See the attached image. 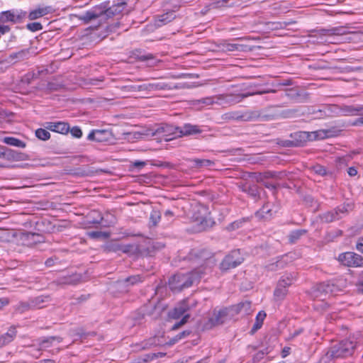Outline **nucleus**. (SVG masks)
I'll return each mask as SVG.
<instances>
[{"label": "nucleus", "instance_id": "obj_1", "mask_svg": "<svg viewBox=\"0 0 363 363\" xmlns=\"http://www.w3.org/2000/svg\"><path fill=\"white\" fill-rule=\"evenodd\" d=\"M189 259L194 269L186 274L174 275L169 280L172 290L181 291L191 286L193 284L198 282L202 275L210 271L216 264L213 254L204 249L193 250L189 255Z\"/></svg>", "mask_w": 363, "mask_h": 363}, {"label": "nucleus", "instance_id": "obj_2", "mask_svg": "<svg viewBox=\"0 0 363 363\" xmlns=\"http://www.w3.org/2000/svg\"><path fill=\"white\" fill-rule=\"evenodd\" d=\"M178 126H174L168 124H162L156 125L152 128H148L143 132L138 133L141 138L144 137H158L166 141H169L174 138H179L177 134Z\"/></svg>", "mask_w": 363, "mask_h": 363}, {"label": "nucleus", "instance_id": "obj_3", "mask_svg": "<svg viewBox=\"0 0 363 363\" xmlns=\"http://www.w3.org/2000/svg\"><path fill=\"white\" fill-rule=\"evenodd\" d=\"M357 345V341L349 338L333 345L327 352V355L332 358H345L351 356Z\"/></svg>", "mask_w": 363, "mask_h": 363}, {"label": "nucleus", "instance_id": "obj_4", "mask_svg": "<svg viewBox=\"0 0 363 363\" xmlns=\"http://www.w3.org/2000/svg\"><path fill=\"white\" fill-rule=\"evenodd\" d=\"M190 307L188 304L187 300H184L181 301L169 313V316L173 319H179L182 316H183L182 319L176 323L173 327V330H177L184 324H185L189 318H190V315L186 313L188 311H189Z\"/></svg>", "mask_w": 363, "mask_h": 363}, {"label": "nucleus", "instance_id": "obj_5", "mask_svg": "<svg viewBox=\"0 0 363 363\" xmlns=\"http://www.w3.org/2000/svg\"><path fill=\"white\" fill-rule=\"evenodd\" d=\"M340 291L336 284L333 282H324L318 284L313 289V296L325 300L327 296H334Z\"/></svg>", "mask_w": 363, "mask_h": 363}, {"label": "nucleus", "instance_id": "obj_6", "mask_svg": "<svg viewBox=\"0 0 363 363\" xmlns=\"http://www.w3.org/2000/svg\"><path fill=\"white\" fill-rule=\"evenodd\" d=\"M244 261V257L241 255L240 250H232L227 255L220 264V268L223 271H227L240 265Z\"/></svg>", "mask_w": 363, "mask_h": 363}, {"label": "nucleus", "instance_id": "obj_7", "mask_svg": "<svg viewBox=\"0 0 363 363\" xmlns=\"http://www.w3.org/2000/svg\"><path fill=\"white\" fill-rule=\"evenodd\" d=\"M233 119L242 121H267L268 116L262 115L259 110H247L242 113H235Z\"/></svg>", "mask_w": 363, "mask_h": 363}, {"label": "nucleus", "instance_id": "obj_8", "mask_svg": "<svg viewBox=\"0 0 363 363\" xmlns=\"http://www.w3.org/2000/svg\"><path fill=\"white\" fill-rule=\"evenodd\" d=\"M276 90L274 89H267L264 91H258L255 92H247L245 94H225V95H220L217 98L219 100H224L228 103L230 104H237L240 102L243 99L253 96L255 94H264L267 93H275Z\"/></svg>", "mask_w": 363, "mask_h": 363}, {"label": "nucleus", "instance_id": "obj_9", "mask_svg": "<svg viewBox=\"0 0 363 363\" xmlns=\"http://www.w3.org/2000/svg\"><path fill=\"white\" fill-rule=\"evenodd\" d=\"M349 204H343L340 206L337 207L331 211H328L323 213L320 218L322 222L330 223L336 220H339L342 218L340 214H345L348 211Z\"/></svg>", "mask_w": 363, "mask_h": 363}, {"label": "nucleus", "instance_id": "obj_10", "mask_svg": "<svg viewBox=\"0 0 363 363\" xmlns=\"http://www.w3.org/2000/svg\"><path fill=\"white\" fill-rule=\"evenodd\" d=\"M26 12L17 10L2 11L0 13V23H6L10 22L12 23H16L20 22L26 16Z\"/></svg>", "mask_w": 363, "mask_h": 363}, {"label": "nucleus", "instance_id": "obj_11", "mask_svg": "<svg viewBox=\"0 0 363 363\" xmlns=\"http://www.w3.org/2000/svg\"><path fill=\"white\" fill-rule=\"evenodd\" d=\"M113 138V134L108 130H93L88 136L89 140H93L98 143H106L110 141Z\"/></svg>", "mask_w": 363, "mask_h": 363}, {"label": "nucleus", "instance_id": "obj_12", "mask_svg": "<svg viewBox=\"0 0 363 363\" xmlns=\"http://www.w3.org/2000/svg\"><path fill=\"white\" fill-rule=\"evenodd\" d=\"M192 218L194 223V227L197 231L206 230L212 227L214 223V222L206 215H197L195 213Z\"/></svg>", "mask_w": 363, "mask_h": 363}, {"label": "nucleus", "instance_id": "obj_13", "mask_svg": "<svg viewBox=\"0 0 363 363\" xmlns=\"http://www.w3.org/2000/svg\"><path fill=\"white\" fill-rule=\"evenodd\" d=\"M228 310L226 308L219 311H214L212 315L209 318L206 324L209 328L223 324L228 316Z\"/></svg>", "mask_w": 363, "mask_h": 363}, {"label": "nucleus", "instance_id": "obj_14", "mask_svg": "<svg viewBox=\"0 0 363 363\" xmlns=\"http://www.w3.org/2000/svg\"><path fill=\"white\" fill-rule=\"evenodd\" d=\"M33 52L30 49H23L18 52L11 53L6 58L8 63L16 64L29 59L32 56Z\"/></svg>", "mask_w": 363, "mask_h": 363}, {"label": "nucleus", "instance_id": "obj_15", "mask_svg": "<svg viewBox=\"0 0 363 363\" xmlns=\"http://www.w3.org/2000/svg\"><path fill=\"white\" fill-rule=\"evenodd\" d=\"M177 135L179 138L195 135L202 133L201 127L197 125L185 123L183 126L178 127Z\"/></svg>", "mask_w": 363, "mask_h": 363}, {"label": "nucleus", "instance_id": "obj_16", "mask_svg": "<svg viewBox=\"0 0 363 363\" xmlns=\"http://www.w3.org/2000/svg\"><path fill=\"white\" fill-rule=\"evenodd\" d=\"M45 128L61 134H67L69 131V125L67 123L58 122H46L44 124Z\"/></svg>", "mask_w": 363, "mask_h": 363}, {"label": "nucleus", "instance_id": "obj_17", "mask_svg": "<svg viewBox=\"0 0 363 363\" xmlns=\"http://www.w3.org/2000/svg\"><path fill=\"white\" fill-rule=\"evenodd\" d=\"M16 335V327L14 325L11 326L6 333L0 335V348H2L13 342Z\"/></svg>", "mask_w": 363, "mask_h": 363}, {"label": "nucleus", "instance_id": "obj_18", "mask_svg": "<svg viewBox=\"0 0 363 363\" xmlns=\"http://www.w3.org/2000/svg\"><path fill=\"white\" fill-rule=\"evenodd\" d=\"M103 14V10L99 8H94L93 9L87 11L84 13L79 15L78 18L85 23H88L92 20L99 18Z\"/></svg>", "mask_w": 363, "mask_h": 363}, {"label": "nucleus", "instance_id": "obj_19", "mask_svg": "<svg viewBox=\"0 0 363 363\" xmlns=\"http://www.w3.org/2000/svg\"><path fill=\"white\" fill-rule=\"evenodd\" d=\"M145 277L142 274H136L127 277L126 279L119 281L118 284L121 286L128 288L142 283L145 281Z\"/></svg>", "mask_w": 363, "mask_h": 363}, {"label": "nucleus", "instance_id": "obj_20", "mask_svg": "<svg viewBox=\"0 0 363 363\" xmlns=\"http://www.w3.org/2000/svg\"><path fill=\"white\" fill-rule=\"evenodd\" d=\"M176 86L165 82H154L144 84V91L171 90Z\"/></svg>", "mask_w": 363, "mask_h": 363}, {"label": "nucleus", "instance_id": "obj_21", "mask_svg": "<svg viewBox=\"0 0 363 363\" xmlns=\"http://www.w3.org/2000/svg\"><path fill=\"white\" fill-rule=\"evenodd\" d=\"M52 11L51 6H39L29 13L28 18L30 20H35L51 13Z\"/></svg>", "mask_w": 363, "mask_h": 363}, {"label": "nucleus", "instance_id": "obj_22", "mask_svg": "<svg viewBox=\"0 0 363 363\" xmlns=\"http://www.w3.org/2000/svg\"><path fill=\"white\" fill-rule=\"evenodd\" d=\"M363 113V106H342L340 108L342 116H357Z\"/></svg>", "mask_w": 363, "mask_h": 363}, {"label": "nucleus", "instance_id": "obj_23", "mask_svg": "<svg viewBox=\"0 0 363 363\" xmlns=\"http://www.w3.org/2000/svg\"><path fill=\"white\" fill-rule=\"evenodd\" d=\"M175 17L176 16L174 11H169L162 15H159L155 19V26L157 27H161L172 21Z\"/></svg>", "mask_w": 363, "mask_h": 363}, {"label": "nucleus", "instance_id": "obj_24", "mask_svg": "<svg viewBox=\"0 0 363 363\" xmlns=\"http://www.w3.org/2000/svg\"><path fill=\"white\" fill-rule=\"evenodd\" d=\"M82 276L80 274H73L60 278L57 283L58 285H76L80 282Z\"/></svg>", "mask_w": 363, "mask_h": 363}, {"label": "nucleus", "instance_id": "obj_25", "mask_svg": "<svg viewBox=\"0 0 363 363\" xmlns=\"http://www.w3.org/2000/svg\"><path fill=\"white\" fill-rule=\"evenodd\" d=\"M1 159H5L7 160H20L21 159V154L13 150L9 149L6 147H3L2 156Z\"/></svg>", "mask_w": 363, "mask_h": 363}, {"label": "nucleus", "instance_id": "obj_26", "mask_svg": "<svg viewBox=\"0 0 363 363\" xmlns=\"http://www.w3.org/2000/svg\"><path fill=\"white\" fill-rule=\"evenodd\" d=\"M50 297L48 296H40L33 298H30L31 306L33 308H41L45 306V303L50 301Z\"/></svg>", "mask_w": 363, "mask_h": 363}, {"label": "nucleus", "instance_id": "obj_27", "mask_svg": "<svg viewBox=\"0 0 363 363\" xmlns=\"http://www.w3.org/2000/svg\"><path fill=\"white\" fill-rule=\"evenodd\" d=\"M354 259V252H347L345 253H341L339 255L338 260L342 264L347 267H353V264H352V260Z\"/></svg>", "mask_w": 363, "mask_h": 363}, {"label": "nucleus", "instance_id": "obj_28", "mask_svg": "<svg viewBox=\"0 0 363 363\" xmlns=\"http://www.w3.org/2000/svg\"><path fill=\"white\" fill-rule=\"evenodd\" d=\"M3 143L13 147L25 148L26 147V143L23 140H21L14 137H5L2 140Z\"/></svg>", "mask_w": 363, "mask_h": 363}, {"label": "nucleus", "instance_id": "obj_29", "mask_svg": "<svg viewBox=\"0 0 363 363\" xmlns=\"http://www.w3.org/2000/svg\"><path fill=\"white\" fill-rule=\"evenodd\" d=\"M257 215L264 218H269L273 215L272 204L269 202L265 203L262 208L257 212Z\"/></svg>", "mask_w": 363, "mask_h": 363}, {"label": "nucleus", "instance_id": "obj_30", "mask_svg": "<svg viewBox=\"0 0 363 363\" xmlns=\"http://www.w3.org/2000/svg\"><path fill=\"white\" fill-rule=\"evenodd\" d=\"M266 317V313L264 311H259L257 316L255 324L253 325L250 333L253 335L262 326L264 320Z\"/></svg>", "mask_w": 363, "mask_h": 363}, {"label": "nucleus", "instance_id": "obj_31", "mask_svg": "<svg viewBox=\"0 0 363 363\" xmlns=\"http://www.w3.org/2000/svg\"><path fill=\"white\" fill-rule=\"evenodd\" d=\"M282 284H277V286L274 290V296L276 300H283L288 294L287 288L283 286Z\"/></svg>", "mask_w": 363, "mask_h": 363}, {"label": "nucleus", "instance_id": "obj_32", "mask_svg": "<svg viewBox=\"0 0 363 363\" xmlns=\"http://www.w3.org/2000/svg\"><path fill=\"white\" fill-rule=\"evenodd\" d=\"M307 233V230L304 229H299L291 231L288 238L290 243L296 242L303 235Z\"/></svg>", "mask_w": 363, "mask_h": 363}, {"label": "nucleus", "instance_id": "obj_33", "mask_svg": "<svg viewBox=\"0 0 363 363\" xmlns=\"http://www.w3.org/2000/svg\"><path fill=\"white\" fill-rule=\"evenodd\" d=\"M329 130H318L311 133V140H323L330 136Z\"/></svg>", "mask_w": 363, "mask_h": 363}, {"label": "nucleus", "instance_id": "obj_34", "mask_svg": "<svg viewBox=\"0 0 363 363\" xmlns=\"http://www.w3.org/2000/svg\"><path fill=\"white\" fill-rule=\"evenodd\" d=\"M54 341H57L60 342L62 341V338L60 337L57 336H51L48 337H45L40 340V347L41 349H46L52 346Z\"/></svg>", "mask_w": 363, "mask_h": 363}, {"label": "nucleus", "instance_id": "obj_35", "mask_svg": "<svg viewBox=\"0 0 363 363\" xmlns=\"http://www.w3.org/2000/svg\"><path fill=\"white\" fill-rule=\"evenodd\" d=\"M237 313H242L244 314H249L251 312V302L244 301L238 303L235 308Z\"/></svg>", "mask_w": 363, "mask_h": 363}, {"label": "nucleus", "instance_id": "obj_36", "mask_svg": "<svg viewBox=\"0 0 363 363\" xmlns=\"http://www.w3.org/2000/svg\"><path fill=\"white\" fill-rule=\"evenodd\" d=\"M296 280V275L294 274H286L281 277L278 284H282L283 286L288 288Z\"/></svg>", "mask_w": 363, "mask_h": 363}, {"label": "nucleus", "instance_id": "obj_37", "mask_svg": "<svg viewBox=\"0 0 363 363\" xmlns=\"http://www.w3.org/2000/svg\"><path fill=\"white\" fill-rule=\"evenodd\" d=\"M223 49L225 51L233 52V51H242L243 45L236 43H224L223 45Z\"/></svg>", "mask_w": 363, "mask_h": 363}, {"label": "nucleus", "instance_id": "obj_38", "mask_svg": "<svg viewBox=\"0 0 363 363\" xmlns=\"http://www.w3.org/2000/svg\"><path fill=\"white\" fill-rule=\"evenodd\" d=\"M35 136L42 140H47L50 138V133L43 128H38L35 130Z\"/></svg>", "mask_w": 363, "mask_h": 363}, {"label": "nucleus", "instance_id": "obj_39", "mask_svg": "<svg viewBox=\"0 0 363 363\" xmlns=\"http://www.w3.org/2000/svg\"><path fill=\"white\" fill-rule=\"evenodd\" d=\"M161 218V213L158 211L153 210L150 216V223L155 226L160 222Z\"/></svg>", "mask_w": 363, "mask_h": 363}, {"label": "nucleus", "instance_id": "obj_40", "mask_svg": "<svg viewBox=\"0 0 363 363\" xmlns=\"http://www.w3.org/2000/svg\"><path fill=\"white\" fill-rule=\"evenodd\" d=\"M137 247L134 245H118L116 250H121L124 253H133L136 251Z\"/></svg>", "mask_w": 363, "mask_h": 363}, {"label": "nucleus", "instance_id": "obj_41", "mask_svg": "<svg viewBox=\"0 0 363 363\" xmlns=\"http://www.w3.org/2000/svg\"><path fill=\"white\" fill-rule=\"evenodd\" d=\"M123 90H125L126 91L129 92H136V91H144V84L141 85H126L123 86L121 88Z\"/></svg>", "mask_w": 363, "mask_h": 363}, {"label": "nucleus", "instance_id": "obj_42", "mask_svg": "<svg viewBox=\"0 0 363 363\" xmlns=\"http://www.w3.org/2000/svg\"><path fill=\"white\" fill-rule=\"evenodd\" d=\"M31 301L30 299L28 300L27 302H21L18 305L16 310L20 313H24L25 311L33 309V306H31Z\"/></svg>", "mask_w": 363, "mask_h": 363}, {"label": "nucleus", "instance_id": "obj_43", "mask_svg": "<svg viewBox=\"0 0 363 363\" xmlns=\"http://www.w3.org/2000/svg\"><path fill=\"white\" fill-rule=\"evenodd\" d=\"M194 163L196 167H208L213 164V162L209 160H204V159H195L194 160Z\"/></svg>", "mask_w": 363, "mask_h": 363}, {"label": "nucleus", "instance_id": "obj_44", "mask_svg": "<svg viewBox=\"0 0 363 363\" xmlns=\"http://www.w3.org/2000/svg\"><path fill=\"white\" fill-rule=\"evenodd\" d=\"M352 264V267H363V257L354 252V259Z\"/></svg>", "mask_w": 363, "mask_h": 363}, {"label": "nucleus", "instance_id": "obj_45", "mask_svg": "<svg viewBox=\"0 0 363 363\" xmlns=\"http://www.w3.org/2000/svg\"><path fill=\"white\" fill-rule=\"evenodd\" d=\"M294 135L299 138V140L297 141L298 143H302L307 140H311V133H309L308 132H298L295 133Z\"/></svg>", "mask_w": 363, "mask_h": 363}, {"label": "nucleus", "instance_id": "obj_46", "mask_svg": "<svg viewBox=\"0 0 363 363\" xmlns=\"http://www.w3.org/2000/svg\"><path fill=\"white\" fill-rule=\"evenodd\" d=\"M285 258H287V256L282 257L279 260L273 263L269 266V268L272 270L276 269L277 268H282L284 266V263L286 262Z\"/></svg>", "mask_w": 363, "mask_h": 363}, {"label": "nucleus", "instance_id": "obj_47", "mask_svg": "<svg viewBox=\"0 0 363 363\" xmlns=\"http://www.w3.org/2000/svg\"><path fill=\"white\" fill-rule=\"evenodd\" d=\"M214 103V97H206L197 101L198 104H202L203 106H210Z\"/></svg>", "mask_w": 363, "mask_h": 363}, {"label": "nucleus", "instance_id": "obj_48", "mask_svg": "<svg viewBox=\"0 0 363 363\" xmlns=\"http://www.w3.org/2000/svg\"><path fill=\"white\" fill-rule=\"evenodd\" d=\"M244 191L248 193L253 197H256L258 195V189L257 186H249L243 189Z\"/></svg>", "mask_w": 363, "mask_h": 363}, {"label": "nucleus", "instance_id": "obj_49", "mask_svg": "<svg viewBox=\"0 0 363 363\" xmlns=\"http://www.w3.org/2000/svg\"><path fill=\"white\" fill-rule=\"evenodd\" d=\"M71 135L76 138H80L82 136V131L81 128L78 126H74L72 128H69V131Z\"/></svg>", "mask_w": 363, "mask_h": 363}, {"label": "nucleus", "instance_id": "obj_50", "mask_svg": "<svg viewBox=\"0 0 363 363\" xmlns=\"http://www.w3.org/2000/svg\"><path fill=\"white\" fill-rule=\"evenodd\" d=\"M28 29L31 31H38L43 29V26L41 23L38 22L30 23L27 25Z\"/></svg>", "mask_w": 363, "mask_h": 363}, {"label": "nucleus", "instance_id": "obj_51", "mask_svg": "<svg viewBox=\"0 0 363 363\" xmlns=\"http://www.w3.org/2000/svg\"><path fill=\"white\" fill-rule=\"evenodd\" d=\"M265 354H267V352H265L262 350L258 351L257 353L255 354V355L253 357V362H259L264 357Z\"/></svg>", "mask_w": 363, "mask_h": 363}, {"label": "nucleus", "instance_id": "obj_52", "mask_svg": "<svg viewBox=\"0 0 363 363\" xmlns=\"http://www.w3.org/2000/svg\"><path fill=\"white\" fill-rule=\"evenodd\" d=\"M314 172L321 176L326 174V170L324 167L321 165H316L313 167Z\"/></svg>", "mask_w": 363, "mask_h": 363}, {"label": "nucleus", "instance_id": "obj_53", "mask_svg": "<svg viewBox=\"0 0 363 363\" xmlns=\"http://www.w3.org/2000/svg\"><path fill=\"white\" fill-rule=\"evenodd\" d=\"M57 260H58V259L56 257H52L47 259V260L45 262V264L47 267H50L54 266L55 263Z\"/></svg>", "mask_w": 363, "mask_h": 363}, {"label": "nucleus", "instance_id": "obj_54", "mask_svg": "<svg viewBox=\"0 0 363 363\" xmlns=\"http://www.w3.org/2000/svg\"><path fill=\"white\" fill-rule=\"evenodd\" d=\"M356 249L363 254V237L358 238L356 244Z\"/></svg>", "mask_w": 363, "mask_h": 363}, {"label": "nucleus", "instance_id": "obj_55", "mask_svg": "<svg viewBox=\"0 0 363 363\" xmlns=\"http://www.w3.org/2000/svg\"><path fill=\"white\" fill-rule=\"evenodd\" d=\"M190 334V332L189 331H183L182 333H180L179 335H177L174 341H177L179 340H181L182 338L189 335Z\"/></svg>", "mask_w": 363, "mask_h": 363}, {"label": "nucleus", "instance_id": "obj_56", "mask_svg": "<svg viewBox=\"0 0 363 363\" xmlns=\"http://www.w3.org/2000/svg\"><path fill=\"white\" fill-rule=\"evenodd\" d=\"M139 59L141 61H146V60H153L154 56L152 54H147V55H144L140 56Z\"/></svg>", "mask_w": 363, "mask_h": 363}, {"label": "nucleus", "instance_id": "obj_57", "mask_svg": "<svg viewBox=\"0 0 363 363\" xmlns=\"http://www.w3.org/2000/svg\"><path fill=\"white\" fill-rule=\"evenodd\" d=\"M10 31V27L6 25H0V33L5 34Z\"/></svg>", "mask_w": 363, "mask_h": 363}, {"label": "nucleus", "instance_id": "obj_58", "mask_svg": "<svg viewBox=\"0 0 363 363\" xmlns=\"http://www.w3.org/2000/svg\"><path fill=\"white\" fill-rule=\"evenodd\" d=\"M146 164V163L145 162H142V161H135L133 162V167H136V168H138V169H141L143 168L145 165Z\"/></svg>", "mask_w": 363, "mask_h": 363}, {"label": "nucleus", "instance_id": "obj_59", "mask_svg": "<svg viewBox=\"0 0 363 363\" xmlns=\"http://www.w3.org/2000/svg\"><path fill=\"white\" fill-rule=\"evenodd\" d=\"M347 173L351 177H354V176H356L357 174V170L355 167H350L347 170Z\"/></svg>", "mask_w": 363, "mask_h": 363}, {"label": "nucleus", "instance_id": "obj_60", "mask_svg": "<svg viewBox=\"0 0 363 363\" xmlns=\"http://www.w3.org/2000/svg\"><path fill=\"white\" fill-rule=\"evenodd\" d=\"M89 235L91 238H98L101 237V235H102V233L100 231H93V232H90L89 233Z\"/></svg>", "mask_w": 363, "mask_h": 363}, {"label": "nucleus", "instance_id": "obj_61", "mask_svg": "<svg viewBox=\"0 0 363 363\" xmlns=\"http://www.w3.org/2000/svg\"><path fill=\"white\" fill-rule=\"evenodd\" d=\"M9 301L7 298H0V309H1L4 306L8 305Z\"/></svg>", "mask_w": 363, "mask_h": 363}, {"label": "nucleus", "instance_id": "obj_62", "mask_svg": "<svg viewBox=\"0 0 363 363\" xmlns=\"http://www.w3.org/2000/svg\"><path fill=\"white\" fill-rule=\"evenodd\" d=\"M302 332H303V329H301V328L294 330V333L290 334V338H294L295 337L300 335Z\"/></svg>", "mask_w": 363, "mask_h": 363}, {"label": "nucleus", "instance_id": "obj_63", "mask_svg": "<svg viewBox=\"0 0 363 363\" xmlns=\"http://www.w3.org/2000/svg\"><path fill=\"white\" fill-rule=\"evenodd\" d=\"M164 217H166L167 218V220H169L170 218H173L174 216V213L172 211H169V210H167L164 212Z\"/></svg>", "mask_w": 363, "mask_h": 363}, {"label": "nucleus", "instance_id": "obj_64", "mask_svg": "<svg viewBox=\"0 0 363 363\" xmlns=\"http://www.w3.org/2000/svg\"><path fill=\"white\" fill-rule=\"evenodd\" d=\"M354 125H363V116L355 119V121L352 123Z\"/></svg>", "mask_w": 363, "mask_h": 363}]
</instances>
